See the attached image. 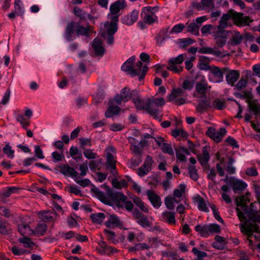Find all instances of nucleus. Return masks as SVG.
<instances>
[{
  "label": "nucleus",
  "instance_id": "obj_39",
  "mask_svg": "<svg viewBox=\"0 0 260 260\" xmlns=\"http://www.w3.org/2000/svg\"><path fill=\"white\" fill-rule=\"evenodd\" d=\"M186 56V55L185 54H180L176 57L170 59L168 61V63H174L175 64H180L184 60Z\"/></svg>",
  "mask_w": 260,
  "mask_h": 260
},
{
  "label": "nucleus",
  "instance_id": "obj_63",
  "mask_svg": "<svg viewBox=\"0 0 260 260\" xmlns=\"http://www.w3.org/2000/svg\"><path fill=\"white\" fill-rule=\"evenodd\" d=\"M83 154L85 157L88 159H94L96 155L91 149H84Z\"/></svg>",
  "mask_w": 260,
  "mask_h": 260
},
{
  "label": "nucleus",
  "instance_id": "obj_14",
  "mask_svg": "<svg viewBox=\"0 0 260 260\" xmlns=\"http://www.w3.org/2000/svg\"><path fill=\"white\" fill-rule=\"evenodd\" d=\"M228 71H229L228 68L225 67L221 69L219 67L212 66L210 72L217 79V82H219L223 81V73L228 72Z\"/></svg>",
  "mask_w": 260,
  "mask_h": 260
},
{
  "label": "nucleus",
  "instance_id": "obj_29",
  "mask_svg": "<svg viewBox=\"0 0 260 260\" xmlns=\"http://www.w3.org/2000/svg\"><path fill=\"white\" fill-rule=\"evenodd\" d=\"M230 32H231V31L225 29H217V28H214L212 30V34L213 37L227 38Z\"/></svg>",
  "mask_w": 260,
  "mask_h": 260
},
{
  "label": "nucleus",
  "instance_id": "obj_27",
  "mask_svg": "<svg viewBox=\"0 0 260 260\" xmlns=\"http://www.w3.org/2000/svg\"><path fill=\"white\" fill-rule=\"evenodd\" d=\"M47 230V225L45 223H38L36 229L34 231H31L34 235H37L38 236H43L46 232Z\"/></svg>",
  "mask_w": 260,
  "mask_h": 260
},
{
  "label": "nucleus",
  "instance_id": "obj_22",
  "mask_svg": "<svg viewBox=\"0 0 260 260\" xmlns=\"http://www.w3.org/2000/svg\"><path fill=\"white\" fill-rule=\"evenodd\" d=\"M244 230L248 236H252L253 232L260 234V229L258 225L254 223L249 222L246 224L244 226Z\"/></svg>",
  "mask_w": 260,
  "mask_h": 260
},
{
  "label": "nucleus",
  "instance_id": "obj_28",
  "mask_svg": "<svg viewBox=\"0 0 260 260\" xmlns=\"http://www.w3.org/2000/svg\"><path fill=\"white\" fill-rule=\"evenodd\" d=\"M193 200L194 202H196L198 204V208L199 210L204 212L209 211L205 201H204V199L200 195H198L197 197H194L193 198Z\"/></svg>",
  "mask_w": 260,
  "mask_h": 260
},
{
  "label": "nucleus",
  "instance_id": "obj_11",
  "mask_svg": "<svg viewBox=\"0 0 260 260\" xmlns=\"http://www.w3.org/2000/svg\"><path fill=\"white\" fill-rule=\"evenodd\" d=\"M250 194L249 192H246L245 196L237 197L235 200L236 205L241 207L246 214L249 213L247 203L250 202V199L248 197V196Z\"/></svg>",
  "mask_w": 260,
  "mask_h": 260
},
{
  "label": "nucleus",
  "instance_id": "obj_57",
  "mask_svg": "<svg viewBox=\"0 0 260 260\" xmlns=\"http://www.w3.org/2000/svg\"><path fill=\"white\" fill-rule=\"evenodd\" d=\"M214 40H215L216 45L220 47H223L226 43V39L223 38H218V37H213Z\"/></svg>",
  "mask_w": 260,
  "mask_h": 260
},
{
  "label": "nucleus",
  "instance_id": "obj_41",
  "mask_svg": "<svg viewBox=\"0 0 260 260\" xmlns=\"http://www.w3.org/2000/svg\"><path fill=\"white\" fill-rule=\"evenodd\" d=\"M211 105L213 106V108H216L218 110H222L225 107V102L223 100L217 99L213 102Z\"/></svg>",
  "mask_w": 260,
  "mask_h": 260
},
{
  "label": "nucleus",
  "instance_id": "obj_40",
  "mask_svg": "<svg viewBox=\"0 0 260 260\" xmlns=\"http://www.w3.org/2000/svg\"><path fill=\"white\" fill-rule=\"evenodd\" d=\"M235 160L234 158L229 157V160L227 162V166L226 167V170L230 174H233L235 173L236 169L233 166V164Z\"/></svg>",
  "mask_w": 260,
  "mask_h": 260
},
{
  "label": "nucleus",
  "instance_id": "obj_8",
  "mask_svg": "<svg viewBox=\"0 0 260 260\" xmlns=\"http://www.w3.org/2000/svg\"><path fill=\"white\" fill-rule=\"evenodd\" d=\"M154 7H145L143 8L141 16L144 22L148 24H151L155 21V19L152 16L153 14L152 10Z\"/></svg>",
  "mask_w": 260,
  "mask_h": 260
},
{
  "label": "nucleus",
  "instance_id": "obj_7",
  "mask_svg": "<svg viewBox=\"0 0 260 260\" xmlns=\"http://www.w3.org/2000/svg\"><path fill=\"white\" fill-rule=\"evenodd\" d=\"M226 133V131L224 128H220L219 131L217 132L215 128L210 127L208 128L206 134L215 142L218 143L221 141Z\"/></svg>",
  "mask_w": 260,
  "mask_h": 260
},
{
  "label": "nucleus",
  "instance_id": "obj_60",
  "mask_svg": "<svg viewBox=\"0 0 260 260\" xmlns=\"http://www.w3.org/2000/svg\"><path fill=\"white\" fill-rule=\"evenodd\" d=\"M35 154L36 157L40 159L44 158V155L43 153V151L39 145L35 146Z\"/></svg>",
  "mask_w": 260,
  "mask_h": 260
},
{
  "label": "nucleus",
  "instance_id": "obj_52",
  "mask_svg": "<svg viewBox=\"0 0 260 260\" xmlns=\"http://www.w3.org/2000/svg\"><path fill=\"white\" fill-rule=\"evenodd\" d=\"M19 241L21 243L24 244L25 247H32L35 245L34 243L31 241L30 239L26 237L19 239Z\"/></svg>",
  "mask_w": 260,
  "mask_h": 260
},
{
  "label": "nucleus",
  "instance_id": "obj_38",
  "mask_svg": "<svg viewBox=\"0 0 260 260\" xmlns=\"http://www.w3.org/2000/svg\"><path fill=\"white\" fill-rule=\"evenodd\" d=\"M107 167H110L112 169H116V161L114 159L112 154L110 152H107L106 154Z\"/></svg>",
  "mask_w": 260,
  "mask_h": 260
},
{
  "label": "nucleus",
  "instance_id": "obj_48",
  "mask_svg": "<svg viewBox=\"0 0 260 260\" xmlns=\"http://www.w3.org/2000/svg\"><path fill=\"white\" fill-rule=\"evenodd\" d=\"M20 189V188L17 187H8L5 191L3 193V196L6 198L9 197L12 193L17 192L18 190Z\"/></svg>",
  "mask_w": 260,
  "mask_h": 260
},
{
  "label": "nucleus",
  "instance_id": "obj_55",
  "mask_svg": "<svg viewBox=\"0 0 260 260\" xmlns=\"http://www.w3.org/2000/svg\"><path fill=\"white\" fill-rule=\"evenodd\" d=\"M4 153L6 154L8 156L11 158L14 157V151L12 150L11 147L9 145H6L3 148Z\"/></svg>",
  "mask_w": 260,
  "mask_h": 260
},
{
  "label": "nucleus",
  "instance_id": "obj_64",
  "mask_svg": "<svg viewBox=\"0 0 260 260\" xmlns=\"http://www.w3.org/2000/svg\"><path fill=\"white\" fill-rule=\"evenodd\" d=\"M185 27V25L183 24H178L175 25L170 31V34L173 32L179 33L181 32Z\"/></svg>",
  "mask_w": 260,
  "mask_h": 260
},
{
  "label": "nucleus",
  "instance_id": "obj_25",
  "mask_svg": "<svg viewBox=\"0 0 260 260\" xmlns=\"http://www.w3.org/2000/svg\"><path fill=\"white\" fill-rule=\"evenodd\" d=\"M121 110V108L118 106L111 105L105 112L106 118H111L114 115H118Z\"/></svg>",
  "mask_w": 260,
  "mask_h": 260
},
{
  "label": "nucleus",
  "instance_id": "obj_31",
  "mask_svg": "<svg viewBox=\"0 0 260 260\" xmlns=\"http://www.w3.org/2000/svg\"><path fill=\"white\" fill-rule=\"evenodd\" d=\"M249 108L250 111L254 112L256 116L260 117V104L257 101H251L249 103Z\"/></svg>",
  "mask_w": 260,
  "mask_h": 260
},
{
  "label": "nucleus",
  "instance_id": "obj_43",
  "mask_svg": "<svg viewBox=\"0 0 260 260\" xmlns=\"http://www.w3.org/2000/svg\"><path fill=\"white\" fill-rule=\"evenodd\" d=\"M142 162V157L135 156L131 159L129 161V167L132 169H135Z\"/></svg>",
  "mask_w": 260,
  "mask_h": 260
},
{
  "label": "nucleus",
  "instance_id": "obj_62",
  "mask_svg": "<svg viewBox=\"0 0 260 260\" xmlns=\"http://www.w3.org/2000/svg\"><path fill=\"white\" fill-rule=\"evenodd\" d=\"M150 171L149 169L144 166L143 165L138 169V174L140 177H143L148 174Z\"/></svg>",
  "mask_w": 260,
  "mask_h": 260
},
{
  "label": "nucleus",
  "instance_id": "obj_37",
  "mask_svg": "<svg viewBox=\"0 0 260 260\" xmlns=\"http://www.w3.org/2000/svg\"><path fill=\"white\" fill-rule=\"evenodd\" d=\"M199 28L200 25L196 24L194 22H192L188 25L187 31L188 32L192 33L193 35L199 36Z\"/></svg>",
  "mask_w": 260,
  "mask_h": 260
},
{
  "label": "nucleus",
  "instance_id": "obj_9",
  "mask_svg": "<svg viewBox=\"0 0 260 260\" xmlns=\"http://www.w3.org/2000/svg\"><path fill=\"white\" fill-rule=\"evenodd\" d=\"M57 214L54 210H42L39 212V218L45 222L54 220Z\"/></svg>",
  "mask_w": 260,
  "mask_h": 260
},
{
  "label": "nucleus",
  "instance_id": "obj_16",
  "mask_svg": "<svg viewBox=\"0 0 260 260\" xmlns=\"http://www.w3.org/2000/svg\"><path fill=\"white\" fill-rule=\"evenodd\" d=\"M92 47L96 55L103 56L104 55L105 49L103 46L102 41L100 39L96 38L93 40Z\"/></svg>",
  "mask_w": 260,
  "mask_h": 260
},
{
  "label": "nucleus",
  "instance_id": "obj_45",
  "mask_svg": "<svg viewBox=\"0 0 260 260\" xmlns=\"http://www.w3.org/2000/svg\"><path fill=\"white\" fill-rule=\"evenodd\" d=\"M179 41L180 43V47L181 48H185L194 42V41L191 38L180 39Z\"/></svg>",
  "mask_w": 260,
  "mask_h": 260
},
{
  "label": "nucleus",
  "instance_id": "obj_26",
  "mask_svg": "<svg viewBox=\"0 0 260 260\" xmlns=\"http://www.w3.org/2000/svg\"><path fill=\"white\" fill-rule=\"evenodd\" d=\"M185 92V91L182 87L173 88L171 93L168 96V101H172V100L174 99V98L182 96Z\"/></svg>",
  "mask_w": 260,
  "mask_h": 260
},
{
  "label": "nucleus",
  "instance_id": "obj_34",
  "mask_svg": "<svg viewBox=\"0 0 260 260\" xmlns=\"http://www.w3.org/2000/svg\"><path fill=\"white\" fill-rule=\"evenodd\" d=\"M90 217L93 223L100 224L103 221L106 216L104 213H97L91 214Z\"/></svg>",
  "mask_w": 260,
  "mask_h": 260
},
{
  "label": "nucleus",
  "instance_id": "obj_56",
  "mask_svg": "<svg viewBox=\"0 0 260 260\" xmlns=\"http://www.w3.org/2000/svg\"><path fill=\"white\" fill-rule=\"evenodd\" d=\"M80 144L83 149H85L86 146H91L92 143L90 139L88 138H80Z\"/></svg>",
  "mask_w": 260,
  "mask_h": 260
},
{
  "label": "nucleus",
  "instance_id": "obj_13",
  "mask_svg": "<svg viewBox=\"0 0 260 260\" xmlns=\"http://www.w3.org/2000/svg\"><path fill=\"white\" fill-rule=\"evenodd\" d=\"M139 12L138 10H134L129 15L123 16L121 19V22L127 25H132L136 22L138 19Z\"/></svg>",
  "mask_w": 260,
  "mask_h": 260
},
{
  "label": "nucleus",
  "instance_id": "obj_6",
  "mask_svg": "<svg viewBox=\"0 0 260 260\" xmlns=\"http://www.w3.org/2000/svg\"><path fill=\"white\" fill-rule=\"evenodd\" d=\"M230 12L232 13V19L234 23L239 27L249 26V23L253 21L249 16H244L243 13L236 12L234 10L231 9Z\"/></svg>",
  "mask_w": 260,
  "mask_h": 260
},
{
  "label": "nucleus",
  "instance_id": "obj_24",
  "mask_svg": "<svg viewBox=\"0 0 260 260\" xmlns=\"http://www.w3.org/2000/svg\"><path fill=\"white\" fill-rule=\"evenodd\" d=\"M60 172L65 176L70 175L72 177H76L78 175V173L73 168L70 167L68 165L61 167Z\"/></svg>",
  "mask_w": 260,
  "mask_h": 260
},
{
  "label": "nucleus",
  "instance_id": "obj_18",
  "mask_svg": "<svg viewBox=\"0 0 260 260\" xmlns=\"http://www.w3.org/2000/svg\"><path fill=\"white\" fill-rule=\"evenodd\" d=\"M232 33L233 36L231 39L228 44L232 46H238L240 45L243 41V35H241L240 32L237 30H233L230 32Z\"/></svg>",
  "mask_w": 260,
  "mask_h": 260
},
{
  "label": "nucleus",
  "instance_id": "obj_23",
  "mask_svg": "<svg viewBox=\"0 0 260 260\" xmlns=\"http://www.w3.org/2000/svg\"><path fill=\"white\" fill-rule=\"evenodd\" d=\"M133 102L136 108L139 110H145L147 112V100L145 102L140 97L133 98Z\"/></svg>",
  "mask_w": 260,
  "mask_h": 260
},
{
  "label": "nucleus",
  "instance_id": "obj_2",
  "mask_svg": "<svg viewBox=\"0 0 260 260\" xmlns=\"http://www.w3.org/2000/svg\"><path fill=\"white\" fill-rule=\"evenodd\" d=\"M101 187H104L106 191L107 195L101 191L99 188L95 186L91 189V191L103 203L109 205L110 204V200H111L115 203L117 207L123 208V205L121 202L125 201L126 196L122 192L114 191L106 184L102 185Z\"/></svg>",
  "mask_w": 260,
  "mask_h": 260
},
{
  "label": "nucleus",
  "instance_id": "obj_44",
  "mask_svg": "<svg viewBox=\"0 0 260 260\" xmlns=\"http://www.w3.org/2000/svg\"><path fill=\"white\" fill-rule=\"evenodd\" d=\"M194 86V80H189L185 79L183 81L182 87L185 91L186 90H191Z\"/></svg>",
  "mask_w": 260,
  "mask_h": 260
},
{
  "label": "nucleus",
  "instance_id": "obj_4",
  "mask_svg": "<svg viewBox=\"0 0 260 260\" xmlns=\"http://www.w3.org/2000/svg\"><path fill=\"white\" fill-rule=\"evenodd\" d=\"M165 104V100L162 98L154 99H147V112L155 119L160 120L159 116V110L155 107H162Z\"/></svg>",
  "mask_w": 260,
  "mask_h": 260
},
{
  "label": "nucleus",
  "instance_id": "obj_58",
  "mask_svg": "<svg viewBox=\"0 0 260 260\" xmlns=\"http://www.w3.org/2000/svg\"><path fill=\"white\" fill-rule=\"evenodd\" d=\"M209 233H218L220 231V226L217 224H209Z\"/></svg>",
  "mask_w": 260,
  "mask_h": 260
},
{
  "label": "nucleus",
  "instance_id": "obj_21",
  "mask_svg": "<svg viewBox=\"0 0 260 260\" xmlns=\"http://www.w3.org/2000/svg\"><path fill=\"white\" fill-rule=\"evenodd\" d=\"M110 217L108 221L105 224L107 227L111 228L113 226H121L122 225V222L119 220V218L116 215H109Z\"/></svg>",
  "mask_w": 260,
  "mask_h": 260
},
{
  "label": "nucleus",
  "instance_id": "obj_51",
  "mask_svg": "<svg viewBox=\"0 0 260 260\" xmlns=\"http://www.w3.org/2000/svg\"><path fill=\"white\" fill-rule=\"evenodd\" d=\"M167 69L173 71L176 73H179L183 71V67L179 66L177 67L174 63H169V66L167 67Z\"/></svg>",
  "mask_w": 260,
  "mask_h": 260
},
{
  "label": "nucleus",
  "instance_id": "obj_5",
  "mask_svg": "<svg viewBox=\"0 0 260 260\" xmlns=\"http://www.w3.org/2000/svg\"><path fill=\"white\" fill-rule=\"evenodd\" d=\"M222 181L227 183L229 186H232L235 193H240L243 191L247 187L246 183L242 180H238L234 177H229L226 175Z\"/></svg>",
  "mask_w": 260,
  "mask_h": 260
},
{
  "label": "nucleus",
  "instance_id": "obj_33",
  "mask_svg": "<svg viewBox=\"0 0 260 260\" xmlns=\"http://www.w3.org/2000/svg\"><path fill=\"white\" fill-rule=\"evenodd\" d=\"M169 31V28L162 29L158 34L156 37L157 43L160 46L164 41L169 36L167 35Z\"/></svg>",
  "mask_w": 260,
  "mask_h": 260
},
{
  "label": "nucleus",
  "instance_id": "obj_15",
  "mask_svg": "<svg viewBox=\"0 0 260 260\" xmlns=\"http://www.w3.org/2000/svg\"><path fill=\"white\" fill-rule=\"evenodd\" d=\"M227 74L225 76L226 81L229 84L234 86L235 82L238 80L240 77V72L238 70H230L226 72Z\"/></svg>",
  "mask_w": 260,
  "mask_h": 260
},
{
  "label": "nucleus",
  "instance_id": "obj_17",
  "mask_svg": "<svg viewBox=\"0 0 260 260\" xmlns=\"http://www.w3.org/2000/svg\"><path fill=\"white\" fill-rule=\"evenodd\" d=\"M195 88L196 91L201 95V97L206 96L208 83L204 79H202L200 81L197 82Z\"/></svg>",
  "mask_w": 260,
  "mask_h": 260
},
{
  "label": "nucleus",
  "instance_id": "obj_3",
  "mask_svg": "<svg viewBox=\"0 0 260 260\" xmlns=\"http://www.w3.org/2000/svg\"><path fill=\"white\" fill-rule=\"evenodd\" d=\"M81 22H75L73 21H71L67 24L64 36L66 39L68 41H71L73 40V36L74 35L75 31V28L76 27V32L77 36H85L86 37L89 36V32L91 31L90 29L91 27L87 26L84 27L80 24Z\"/></svg>",
  "mask_w": 260,
  "mask_h": 260
},
{
  "label": "nucleus",
  "instance_id": "obj_20",
  "mask_svg": "<svg viewBox=\"0 0 260 260\" xmlns=\"http://www.w3.org/2000/svg\"><path fill=\"white\" fill-rule=\"evenodd\" d=\"M213 106L211 105V101L209 100H201L196 107V110L200 113H203L209 109L213 108Z\"/></svg>",
  "mask_w": 260,
  "mask_h": 260
},
{
  "label": "nucleus",
  "instance_id": "obj_46",
  "mask_svg": "<svg viewBox=\"0 0 260 260\" xmlns=\"http://www.w3.org/2000/svg\"><path fill=\"white\" fill-rule=\"evenodd\" d=\"M18 230L22 235L27 234L30 231L29 225L26 223L19 224L18 226Z\"/></svg>",
  "mask_w": 260,
  "mask_h": 260
},
{
  "label": "nucleus",
  "instance_id": "obj_50",
  "mask_svg": "<svg viewBox=\"0 0 260 260\" xmlns=\"http://www.w3.org/2000/svg\"><path fill=\"white\" fill-rule=\"evenodd\" d=\"M189 174L190 177L194 181H197L199 178V175L197 173V170L194 166H190L188 168Z\"/></svg>",
  "mask_w": 260,
  "mask_h": 260
},
{
  "label": "nucleus",
  "instance_id": "obj_42",
  "mask_svg": "<svg viewBox=\"0 0 260 260\" xmlns=\"http://www.w3.org/2000/svg\"><path fill=\"white\" fill-rule=\"evenodd\" d=\"M112 184L113 187L119 189L127 186V183L125 180L118 181L117 179H114L112 181Z\"/></svg>",
  "mask_w": 260,
  "mask_h": 260
},
{
  "label": "nucleus",
  "instance_id": "obj_59",
  "mask_svg": "<svg viewBox=\"0 0 260 260\" xmlns=\"http://www.w3.org/2000/svg\"><path fill=\"white\" fill-rule=\"evenodd\" d=\"M170 102H172L173 104H175L177 106H180L183 104H185L186 103V99L180 97V98H174V99L172 100V101H168Z\"/></svg>",
  "mask_w": 260,
  "mask_h": 260
},
{
  "label": "nucleus",
  "instance_id": "obj_36",
  "mask_svg": "<svg viewBox=\"0 0 260 260\" xmlns=\"http://www.w3.org/2000/svg\"><path fill=\"white\" fill-rule=\"evenodd\" d=\"M142 67V63L141 61H138L136 64L133 65V69L129 73L132 77H135L139 75L140 73L141 68Z\"/></svg>",
  "mask_w": 260,
  "mask_h": 260
},
{
  "label": "nucleus",
  "instance_id": "obj_54",
  "mask_svg": "<svg viewBox=\"0 0 260 260\" xmlns=\"http://www.w3.org/2000/svg\"><path fill=\"white\" fill-rule=\"evenodd\" d=\"M247 81L246 79L242 78L235 85V88L237 90H241L245 88L247 86Z\"/></svg>",
  "mask_w": 260,
  "mask_h": 260
},
{
  "label": "nucleus",
  "instance_id": "obj_1",
  "mask_svg": "<svg viewBox=\"0 0 260 260\" xmlns=\"http://www.w3.org/2000/svg\"><path fill=\"white\" fill-rule=\"evenodd\" d=\"M126 7L125 0H117L113 3L110 7L111 22H105L104 29L101 32V36L106 39L109 45H112L114 43V35L118 29L117 22H118V15H117L120 10Z\"/></svg>",
  "mask_w": 260,
  "mask_h": 260
},
{
  "label": "nucleus",
  "instance_id": "obj_19",
  "mask_svg": "<svg viewBox=\"0 0 260 260\" xmlns=\"http://www.w3.org/2000/svg\"><path fill=\"white\" fill-rule=\"evenodd\" d=\"M161 220L169 224L175 225L176 221L175 213L171 211H165L161 214Z\"/></svg>",
  "mask_w": 260,
  "mask_h": 260
},
{
  "label": "nucleus",
  "instance_id": "obj_10",
  "mask_svg": "<svg viewBox=\"0 0 260 260\" xmlns=\"http://www.w3.org/2000/svg\"><path fill=\"white\" fill-rule=\"evenodd\" d=\"M133 215L137 219V223L142 227L145 228L150 226V223L147 216L141 213L138 209H134Z\"/></svg>",
  "mask_w": 260,
  "mask_h": 260
},
{
  "label": "nucleus",
  "instance_id": "obj_49",
  "mask_svg": "<svg viewBox=\"0 0 260 260\" xmlns=\"http://www.w3.org/2000/svg\"><path fill=\"white\" fill-rule=\"evenodd\" d=\"M130 150L135 154V156L142 157L143 149L139 147L137 145H131Z\"/></svg>",
  "mask_w": 260,
  "mask_h": 260
},
{
  "label": "nucleus",
  "instance_id": "obj_53",
  "mask_svg": "<svg viewBox=\"0 0 260 260\" xmlns=\"http://www.w3.org/2000/svg\"><path fill=\"white\" fill-rule=\"evenodd\" d=\"M172 200L170 198V196H167L165 199V204L166 207L169 210H173L175 208L174 203Z\"/></svg>",
  "mask_w": 260,
  "mask_h": 260
},
{
  "label": "nucleus",
  "instance_id": "obj_12",
  "mask_svg": "<svg viewBox=\"0 0 260 260\" xmlns=\"http://www.w3.org/2000/svg\"><path fill=\"white\" fill-rule=\"evenodd\" d=\"M146 194L153 206L155 208H159L161 205L160 197L152 190H147Z\"/></svg>",
  "mask_w": 260,
  "mask_h": 260
},
{
  "label": "nucleus",
  "instance_id": "obj_61",
  "mask_svg": "<svg viewBox=\"0 0 260 260\" xmlns=\"http://www.w3.org/2000/svg\"><path fill=\"white\" fill-rule=\"evenodd\" d=\"M121 203L124 204V206H123V207H124L125 209L127 211H128L129 212H131L133 211V208H134V205L132 202L127 200V197L126 196L125 201H122Z\"/></svg>",
  "mask_w": 260,
  "mask_h": 260
},
{
  "label": "nucleus",
  "instance_id": "obj_32",
  "mask_svg": "<svg viewBox=\"0 0 260 260\" xmlns=\"http://www.w3.org/2000/svg\"><path fill=\"white\" fill-rule=\"evenodd\" d=\"M210 159V155L209 152L206 147H204L203 150L202 154L199 155L198 156V160L200 162L201 165V162L203 164L208 163V161Z\"/></svg>",
  "mask_w": 260,
  "mask_h": 260
},
{
  "label": "nucleus",
  "instance_id": "obj_35",
  "mask_svg": "<svg viewBox=\"0 0 260 260\" xmlns=\"http://www.w3.org/2000/svg\"><path fill=\"white\" fill-rule=\"evenodd\" d=\"M73 12L77 17L79 18L80 21L79 22H80L85 20L87 16L85 12L78 7H74Z\"/></svg>",
  "mask_w": 260,
  "mask_h": 260
},
{
  "label": "nucleus",
  "instance_id": "obj_47",
  "mask_svg": "<svg viewBox=\"0 0 260 260\" xmlns=\"http://www.w3.org/2000/svg\"><path fill=\"white\" fill-rule=\"evenodd\" d=\"M161 149L165 153H168L170 155L174 154L171 145L168 143H162Z\"/></svg>",
  "mask_w": 260,
  "mask_h": 260
},
{
  "label": "nucleus",
  "instance_id": "obj_30",
  "mask_svg": "<svg viewBox=\"0 0 260 260\" xmlns=\"http://www.w3.org/2000/svg\"><path fill=\"white\" fill-rule=\"evenodd\" d=\"M133 202L135 204V205H137V206L139 207L141 211L146 213H148L149 212L147 206L145 205V204L142 201V200L140 198L135 196L133 199Z\"/></svg>",
  "mask_w": 260,
  "mask_h": 260
}]
</instances>
